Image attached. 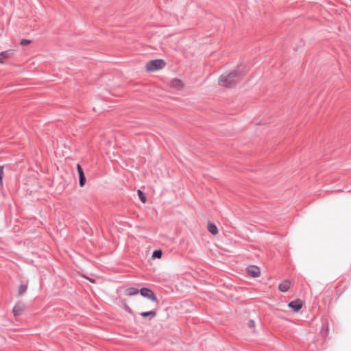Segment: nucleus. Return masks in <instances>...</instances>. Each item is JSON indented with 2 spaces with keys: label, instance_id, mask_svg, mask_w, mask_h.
<instances>
[{
  "label": "nucleus",
  "instance_id": "4468645a",
  "mask_svg": "<svg viewBox=\"0 0 351 351\" xmlns=\"http://www.w3.org/2000/svg\"><path fill=\"white\" fill-rule=\"evenodd\" d=\"M27 289V285H21L19 287V289H18V293L19 295H22L23 293H24Z\"/></svg>",
  "mask_w": 351,
  "mask_h": 351
},
{
  "label": "nucleus",
  "instance_id": "f257e3e1",
  "mask_svg": "<svg viewBox=\"0 0 351 351\" xmlns=\"http://www.w3.org/2000/svg\"><path fill=\"white\" fill-rule=\"evenodd\" d=\"M241 78V73L237 71H232L229 73L221 75L219 84L221 86L229 87L237 84Z\"/></svg>",
  "mask_w": 351,
  "mask_h": 351
},
{
  "label": "nucleus",
  "instance_id": "f3484780",
  "mask_svg": "<svg viewBox=\"0 0 351 351\" xmlns=\"http://www.w3.org/2000/svg\"><path fill=\"white\" fill-rule=\"evenodd\" d=\"M3 167L0 166V184L1 185H3Z\"/></svg>",
  "mask_w": 351,
  "mask_h": 351
},
{
  "label": "nucleus",
  "instance_id": "f03ea898",
  "mask_svg": "<svg viewBox=\"0 0 351 351\" xmlns=\"http://www.w3.org/2000/svg\"><path fill=\"white\" fill-rule=\"evenodd\" d=\"M166 66V62L162 59H156L148 61L145 69L147 72H156L163 69Z\"/></svg>",
  "mask_w": 351,
  "mask_h": 351
},
{
  "label": "nucleus",
  "instance_id": "7ed1b4c3",
  "mask_svg": "<svg viewBox=\"0 0 351 351\" xmlns=\"http://www.w3.org/2000/svg\"><path fill=\"white\" fill-rule=\"evenodd\" d=\"M140 293L143 297L150 300L153 303L156 304H158V301L156 295L151 289L147 288H142L140 289Z\"/></svg>",
  "mask_w": 351,
  "mask_h": 351
},
{
  "label": "nucleus",
  "instance_id": "1a4fd4ad",
  "mask_svg": "<svg viewBox=\"0 0 351 351\" xmlns=\"http://www.w3.org/2000/svg\"><path fill=\"white\" fill-rule=\"evenodd\" d=\"M208 230L213 235H216L218 233V228L215 223L208 222L207 226Z\"/></svg>",
  "mask_w": 351,
  "mask_h": 351
},
{
  "label": "nucleus",
  "instance_id": "9d476101",
  "mask_svg": "<svg viewBox=\"0 0 351 351\" xmlns=\"http://www.w3.org/2000/svg\"><path fill=\"white\" fill-rule=\"evenodd\" d=\"M11 52L10 51H5L0 53V63H3L5 60L10 58Z\"/></svg>",
  "mask_w": 351,
  "mask_h": 351
},
{
  "label": "nucleus",
  "instance_id": "2eb2a0df",
  "mask_svg": "<svg viewBox=\"0 0 351 351\" xmlns=\"http://www.w3.org/2000/svg\"><path fill=\"white\" fill-rule=\"evenodd\" d=\"M162 251L160 250H154L152 254L153 258H160L162 256Z\"/></svg>",
  "mask_w": 351,
  "mask_h": 351
},
{
  "label": "nucleus",
  "instance_id": "aec40b11",
  "mask_svg": "<svg viewBox=\"0 0 351 351\" xmlns=\"http://www.w3.org/2000/svg\"><path fill=\"white\" fill-rule=\"evenodd\" d=\"M248 326H249L250 328H254V326H255V323H254V321H252V320L249 321Z\"/></svg>",
  "mask_w": 351,
  "mask_h": 351
},
{
  "label": "nucleus",
  "instance_id": "423d86ee",
  "mask_svg": "<svg viewBox=\"0 0 351 351\" xmlns=\"http://www.w3.org/2000/svg\"><path fill=\"white\" fill-rule=\"evenodd\" d=\"M289 307H290L291 309H293V311L294 312H298L299 311L301 308L303 306V302L300 300H294V301H292L289 304Z\"/></svg>",
  "mask_w": 351,
  "mask_h": 351
},
{
  "label": "nucleus",
  "instance_id": "a211bd4d",
  "mask_svg": "<svg viewBox=\"0 0 351 351\" xmlns=\"http://www.w3.org/2000/svg\"><path fill=\"white\" fill-rule=\"evenodd\" d=\"M29 43H30V40H26V39H23L21 41V45H27Z\"/></svg>",
  "mask_w": 351,
  "mask_h": 351
},
{
  "label": "nucleus",
  "instance_id": "0eeeda50",
  "mask_svg": "<svg viewBox=\"0 0 351 351\" xmlns=\"http://www.w3.org/2000/svg\"><path fill=\"white\" fill-rule=\"evenodd\" d=\"M25 309L24 304L21 302H18L15 304L13 308L12 312L14 316H17L20 315Z\"/></svg>",
  "mask_w": 351,
  "mask_h": 351
},
{
  "label": "nucleus",
  "instance_id": "6ab92c4d",
  "mask_svg": "<svg viewBox=\"0 0 351 351\" xmlns=\"http://www.w3.org/2000/svg\"><path fill=\"white\" fill-rule=\"evenodd\" d=\"M77 169L78 173L84 172L82 167L79 164L77 165Z\"/></svg>",
  "mask_w": 351,
  "mask_h": 351
},
{
  "label": "nucleus",
  "instance_id": "f8f14e48",
  "mask_svg": "<svg viewBox=\"0 0 351 351\" xmlns=\"http://www.w3.org/2000/svg\"><path fill=\"white\" fill-rule=\"evenodd\" d=\"M141 315L143 317H146L149 316L151 318H153V317H156V312L155 311H146V312H142L141 313Z\"/></svg>",
  "mask_w": 351,
  "mask_h": 351
},
{
  "label": "nucleus",
  "instance_id": "6e6552de",
  "mask_svg": "<svg viewBox=\"0 0 351 351\" xmlns=\"http://www.w3.org/2000/svg\"><path fill=\"white\" fill-rule=\"evenodd\" d=\"M291 285H292L291 281L285 280L279 285L278 289L282 292H287L290 289Z\"/></svg>",
  "mask_w": 351,
  "mask_h": 351
},
{
  "label": "nucleus",
  "instance_id": "20e7f679",
  "mask_svg": "<svg viewBox=\"0 0 351 351\" xmlns=\"http://www.w3.org/2000/svg\"><path fill=\"white\" fill-rule=\"evenodd\" d=\"M169 86L171 88L176 89L177 90H180L183 89L184 87L183 82L178 78H174L170 80V82H169Z\"/></svg>",
  "mask_w": 351,
  "mask_h": 351
},
{
  "label": "nucleus",
  "instance_id": "39448f33",
  "mask_svg": "<svg viewBox=\"0 0 351 351\" xmlns=\"http://www.w3.org/2000/svg\"><path fill=\"white\" fill-rule=\"evenodd\" d=\"M247 274L254 278L258 277L261 275V271L258 267L255 265H250L247 267Z\"/></svg>",
  "mask_w": 351,
  "mask_h": 351
},
{
  "label": "nucleus",
  "instance_id": "dca6fc26",
  "mask_svg": "<svg viewBox=\"0 0 351 351\" xmlns=\"http://www.w3.org/2000/svg\"><path fill=\"white\" fill-rule=\"evenodd\" d=\"M137 193H138V197H139L141 201L143 203H145L147 201V199H146L145 195L143 194V193L141 190H138Z\"/></svg>",
  "mask_w": 351,
  "mask_h": 351
},
{
  "label": "nucleus",
  "instance_id": "9b49d317",
  "mask_svg": "<svg viewBox=\"0 0 351 351\" xmlns=\"http://www.w3.org/2000/svg\"><path fill=\"white\" fill-rule=\"evenodd\" d=\"M125 293H126L127 295L131 296V295H136L138 293H140V290H138V289L134 288V287H130L126 289Z\"/></svg>",
  "mask_w": 351,
  "mask_h": 351
},
{
  "label": "nucleus",
  "instance_id": "ddd939ff",
  "mask_svg": "<svg viewBox=\"0 0 351 351\" xmlns=\"http://www.w3.org/2000/svg\"><path fill=\"white\" fill-rule=\"evenodd\" d=\"M79 177H80V186L81 187H83L86 182V178H85L84 172L79 173Z\"/></svg>",
  "mask_w": 351,
  "mask_h": 351
}]
</instances>
